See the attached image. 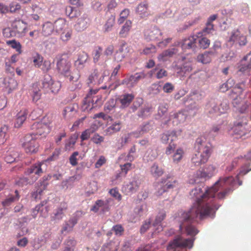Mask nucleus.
Segmentation results:
<instances>
[{"label": "nucleus", "instance_id": "nucleus-1", "mask_svg": "<svg viewBox=\"0 0 251 251\" xmlns=\"http://www.w3.org/2000/svg\"><path fill=\"white\" fill-rule=\"evenodd\" d=\"M235 183V181L232 176L223 177H221L212 187L205 190L204 193H203L200 187L192 190L190 195L196 199V205L188 212H179L178 217L183 218L184 220H189L197 218L198 215H200L201 218H207L208 216L212 215L219 207L214 204V198H224L229 190L218 191L228 185L233 186Z\"/></svg>", "mask_w": 251, "mask_h": 251}, {"label": "nucleus", "instance_id": "nucleus-2", "mask_svg": "<svg viewBox=\"0 0 251 251\" xmlns=\"http://www.w3.org/2000/svg\"><path fill=\"white\" fill-rule=\"evenodd\" d=\"M198 145V152L192 157V161L196 166L206 162L210 154V146L201 139L197 140Z\"/></svg>", "mask_w": 251, "mask_h": 251}, {"label": "nucleus", "instance_id": "nucleus-3", "mask_svg": "<svg viewBox=\"0 0 251 251\" xmlns=\"http://www.w3.org/2000/svg\"><path fill=\"white\" fill-rule=\"evenodd\" d=\"M37 138L38 137H35L31 134H27L24 137L22 146L26 153L32 154L38 151L39 145L36 141Z\"/></svg>", "mask_w": 251, "mask_h": 251}, {"label": "nucleus", "instance_id": "nucleus-4", "mask_svg": "<svg viewBox=\"0 0 251 251\" xmlns=\"http://www.w3.org/2000/svg\"><path fill=\"white\" fill-rule=\"evenodd\" d=\"M109 72L107 70H95L93 72L88 78V83L89 84H99L104 81L108 80L109 77Z\"/></svg>", "mask_w": 251, "mask_h": 251}, {"label": "nucleus", "instance_id": "nucleus-5", "mask_svg": "<svg viewBox=\"0 0 251 251\" xmlns=\"http://www.w3.org/2000/svg\"><path fill=\"white\" fill-rule=\"evenodd\" d=\"M57 69L60 74L68 77L70 81H76L78 79L77 75L75 76L71 75L70 72L71 63L67 60L62 58L57 64Z\"/></svg>", "mask_w": 251, "mask_h": 251}, {"label": "nucleus", "instance_id": "nucleus-6", "mask_svg": "<svg viewBox=\"0 0 251 251\" xmlns=\"http://www.w3.org/2000/svg\"><path fill=\"white\" fill-rule=\"evenodd\" d=\"M31 129L34 131V132L31 134L34 135L35 137H38V138L40 136H46L50 131L49 125L42 122L34 123L31 126Z\"/></svg>", "mask_w": 251, "mask_h": 251}, {"label": "nucleus", "instance_id": "nucleus-7", "mask_svg": "<svg viewBox=\"0 0 251 251\" xmlns=\"http://www.w3.org/2000/svg\"><path fill=\"white\" fill-rule=\"evenodd\" d=\"M144 36L148 40L159 41L164 38L163 33L155 26L146 29L144 32Z\"/></svg>", "mask_w": 251, "mask_h": 251}, {"label": "nucleus", "instance_id": "nucleus-8", "mask_svg": "<svg viewBox=\"0 0 251 251\" xmlns=\"http://www.w3.org/2000/svg\"><path fill=\"white\" fill-rule=\"evenodd\" d=\"M26 24L24 21H15L12 23V28L15 36L24 37L27 31Z\"/></svg>", "mask_w": 251, "mask_h": 251}, {"label": "nucleus", "instance_id": "nucleus-9", "mask_svg": "<svg viewBox=\"0 0 251 251\" xmlns=\"http://www.w3.org/2000/svg\"><path fill=\"white\" fill-rule=\"evenodd\" d=\"M28 110L26 109L23 108L18 112L14 119V127H21L26 120Z\"/></svg>", "mask_w": 251, "mask_h": 251}, {"label": "nucleus", "instance_id": "nucleus-10", "mask_svg": "<svg viewBox=\"0 0 251 251\" xmlns=\"http://www.w3.org/2000/svg\"><path fill=\"white\" fill-rule=\"evenodd\" d=\"M247 124V120L244 118L242 123H237L233 127L234 134L237 135V138L242 137L247 133V130L246 128Z\"/></svg>", "mask_w": 251, "mask_h": 251}, {"label": "nucleus", "instance_id": "nucleus-11", "mask_svg": "<svg viewBox=\"0 0 251 251\" xmlns=\"http://www.w3.org/2000/svg\"><path fill=\"white\" fill-rule=\"evenodd\" d=\"M228 42H230L231 44L237 42L240 45H244L246 43L245 36L241 34L238 30H234L231 33Z\"/></svg>", "mask_w": 251, "mask_h": 251}, {"label": "nucleus", "instance_id": "nucleus-12", "mask_svg": "<svg viewBox=\"0 0 251 251\" xmlns=\"http://www.w3.org/2000/svg\"><path fill=\"white\" fill-rule=\"evenodd\" d=\"M41 163H38L31 167L27 171L26 174L29 176L32 182L37 180L40 175L42 173L41 168Z\"/></svg>", "mask_w": 251, "mask_h": 251}, {"label": "nucleus", "instance_id": "nucleus-13", "mask_svg": "<svg viewBox=\"0 0 251 251\" xmlns=\"http://www.w3.org/2000/svg\"><path fill=\"white\" fill-rule=\"evenodd\" d=\"M139 185L140 182L138 180L133 179L128 184L124 185L122 187V190L126 194L133 193L138 189Z\"/></svg>", "mask_w": 251, "mask_h": 251}, {"label": "nucleus", "instance_id": "nucleus-14", "mask_svg": "<svg viewBox=\"0 0 251 251\" xmlns=\"http://www.w3.org/2000/svg\"><path fill=\"white\" fill-rule=\"evenodd\" d=\"M164 169L157 163H153L150 168V173L151 176L155 178L161 176L164 174Z\"/></svg>", "mask_w": 251, "mask_h": 251}, {"label": "nucleus", "instance_id": "nucleus-15", "mask_svg": "<svg viewBox=\"0 0 251 251\" xmlns=\"http://www.w3.org/2000/svg\"><path fill=\"white\" fill-rule=\"evenodd\" d=\"M136 13L141 18H144L150 15L149 5L146 2L139 4L136 9Z\"/></svg>", "mask_w": 251, "mask_h": 251}, {"label": "nucleus", "instance_id": "nucleus-16", "mask_svg": "<svg viewBox=\"0 0 251 251\" xmlns=\"http://www.w3.org/2000/svg\"><path fill=\"white\" fill-rule=\"evenodd\" d=\"M217 172L216 167L213 165H208L202 169L200 176L201 177H210Z\"/></svg>", "mask_w": 251, "mask_h": 251}, {"label": "nucleus", "instance_id": "nucleus-17", "mask_svg": "<svg viewBox=\"0 0 251 251\" xmlns=\"http://www.w3.org/2000/svg\"><path fill=\"white\" fill-rule=\"evenodd\" d=\"M144 77L142 74H136L125 79L124 83H125L128 87H133L141 78Z\"/></svg>", "mask_w": 251, "mask_h": 251}, {"label": "nucleus", "instance_id": "nucleus-18", "mask_svg": "<svg viewBox=\"0 0 251 251\" xmlns=\"http://www.w3.org/2000/svg\"><path fill=\"white\" fill-rule=\"evenodd\" d=\"M212 56H214V52L212 51H205L198 55L197 60L202 64H207L211 61Z\"/></svg>", "mask_w": 251, "mask_h": 251}, {"label": "nucleus", "instance_id": "nucleus-19", "mask_svg": "<svg viewBox=\"0 0 251 251\" xmlns=\"http://www.w3.org/2000/svg\"><path fill=\"white\" fill-rule=\"evenodd\" d=\"M177 134L175 131H169L163 133L161 137L162 142L167 144L170 143L176 139Z\"/></svg>", "mask_w": 251, "mask_h": 251}, {"label": "nucleus", "instance_id": "nucleus-20", "mask_svg": "<svg viewBox=\"0 0 251 251\" xmlns=\"http://www.w3.org/2000/svg\"><path fill=\"white\" fill-rule=\"evenodd\" d=\"M46 213V207H44L43 204H41L35 207L32 210V214L33 218H42L45 217Z\"/></svg>", "mask_w": 251, "mask_h": 251}, {"label": "nucleus", "instance_id": "nucleus-21", "mask_svg": "<svg viewBox=\"0 0 251 251\" xmlns=\"http://www.w3.org/2000/svg\"><path fill=\"white\" fill-rule=\"evenodd\" d=\"M196 36H193L188 38L184 39L181 44V47L183 50L189 49L195 46Z\"/></svg>", "mask_w": 251, "mask_h": 251}, {"label": "nucleus", "instance_id": "nucleus-22", "mask_svg": "<svg viewBox=\"0 0 251 251\" xmlns=\"http://www.w3.org/2000/svg\"><path fill=\"white\" fill-rule=\"evenodd\" d=\"M54 30L56 32H61L68 28V25L66 21L63 19H59L53 24Z\"/></svg>", "mask_w": 251, "mask_h": 251}, {"label": "nucleus", "instance_id": "nucleus-23", "mask_svg": "<svg viewBox=\"0 0 251 251\" xmlns=\"http://www.w3.org/2000/svg\"><path fill=\"white\" fill-rule=\"evenodd\" d=\"M242 66L240 71L243 72L251 69V51L242 60Z\"/></svg>", "mask_w": 251, "mask_h": 251}, {"label": "nucleus", "instance_id": "nucleus-24", "mask_svg": "<svg viewBox=\"0 0 251 251\" xmlns=\"http://www.w3.org/2000/svg\"><path fill=\"white\" fill-rule=\"evenodd\" d=\"M54 30V26L53 23L48 22L43 24L42 26V34L48 36L50 35Z\"/></svg>", "mask_w": 251, "mask_h": 251}, {"label": "nucleus", "instance_id": "nucleus-25", "mask_svg": "<svg viewBox=\"0 0 251 251\" xmlns=\"http://www.w3.org/2000/svg\"><path fill=\"white\" fill-rule=\"evenodd\" d=\"M4 84L5 88L8 90L9 93L15 90L18 85L16 80L13 78H5L4 80Z\"/></svg>", "mask_w": 251, "mask_h": 251}, {"label": "nucleus", "instance_id": "nucleus-26", "mask_svg": "<svg viewBox=\"0 0 251 251\" xmlns=\"http://www.w3.org/2000/svg\"><path fill=\"white\" fill-rule=\"evenodd\" d=\"M9 127L6 125L2 126L0 128V145L3 144L8 139Z\"/></svg>", "mask_w": 251, "mask_h": 251}, {"label": "nucleus", "instance_id": "nucleus-27", "mask_svg": "<svg viewBox=\"0 0 251 251\" xmlns=\"http://www.w3.org/2000/svg\"><path fill=\"white\" fill-rule=\"evenodd\" d=\"M132 22L130 20H127L119 32L120 35L122 37H126L132 27Z\"/></svg>", "mask_w": 251, "mask_h": 251}, {"label": "nucleus", "instance_id": "nucleus-28", "mask_svg": "<svg viewBox=\"0 0 251 251\" xmlns=\"http://www.w3.org/2000/svg\"><path fill=\"white\" fill-rule=\"evenodd\" d=\"M88 19L86 18H80L78 19L75 25V29L78 31H82L86 28L88 25Z\"/></svg>", "mask_w": 251, "mask_h": 251}, {"label": "nucleus", "instance_id": "nucleus-29", "mask_svg": "<svg viewBox=\"0 0 251 251\" xmlns=\"http://www.w3.org/2000/svg\"><path fill=\"white\" fill-rule=\"evenodd\" d=\"M155 190V194L157 197L162 196L164 193L167 191L164 183V178L162 179L161 181L157 183Z\"/></svg>", "mask_w": 251, "mask_h": 251}, {"label": "nucleus", "instance_id": "nucleus-30", "mask_svg": "<svg viewBox=\"0 0 251 251\" xmlns=\"http://www.w3.org/2000/svg\"><path fill=\"white\" fill-rule=\"evenodd\" d=\"M81 108L83 111L87 112L93 109V103L90 97H87L84 100Z\"/></svg>", "mask_w": 251, "mask_h": 251}, {"label": "nucleus", "instance_id": "nucleus-31", "mask_svg": "<svg viewBox=\"0 0 251 251\" xmlns=\"http://www.w3.org/2000/svg\"><path fill=\"white\" fill-rule=\"evenodd\" d=\"M121 128L120 123H115L111 126H109L105 131L106 135H111L119 131Z\"/></svg>", "mask_w": 251, "mask_h": 251}, {"label": "nucleus", "instance_id": "nucleus-32", "mask_svg": "<svg viewBox=\"0 0 251 251\" xmlns=\"http://www.w3.org/2000/svg\"><path fill=\"white\" fill-rule=\"evenodd\" d=\"M133 99V96L131 94H125L122 96L119 100L123 107L127 106Z\"/></svg>", "mask_w": 251, "mask_h": 251}, {"label": "nucleus", "instance_id": "nucleus-33", "mask_svg": "<svg viewBox=\"0 0 251 251\" xmlns=\"http://www.w3.org/2000/svg\"><path fill=\"white\" fill-rule=\"evenodd\" d=\"M47 187L46 184H40L39 188H37L35 191L31 194L32 197L35 200L40 199L43 191L46 189Z\"/></svg>", "mask_w": 251, "mask_h": 251}, {"label": "nucleus", "instance_id": "nucleus-34", "mask_svg": "<svg viewBox=\"0 0 251 251\" xmlns=\"http://www.w3.org/2000/svg\"><path fill=\"white\" fill-rule=\"evenodd\" d=\"M183 155V151L180 148L177 149L172 155L173 162L175 163H178L182 159Z\"/></svg>", "mask_w": 251, "mask_h": 251}, {"label": "nucleus", "instance_id": "nucleus-35", "mask_svg": "<svg viewBox=\"0 0 251 251\" xmlns=\"http://www.w3.org/2000/svg\"><path fill=\"white\" fill-rule=\"evenodd\" d=\"M6 44L15 49L19 54L22 53V46L20 42L15 40H8L6 42Z\"/></svg>", "mask_w": 251, "mask_h": 251}, {"label": "nucleus", "instance_id": "nucleus-36", "mask_svg": "<svg viewBox=\"0 0 251 251\" xmlns=\"http://www.w3.org/2000/svg\"><path fill=\"white\" fill-rule=\"evenodd\" d=\"M228 109V107L226 104H221L220 106H214L213 107V110L209 111V112L211 113H216L217 114H220L222 113H225L227 109Z\"/></svg>", "mask_w": 251, "mask_h": 251}, {"label": "nucleus", "instance_id": "nucleus-37", "mask_svg": "<svg viewBox=\"0 0 251 251\" xmlns=\"http://www.w3.org/2000/svg\"><path fill=\"white\" fill-rule=\"evenodd\" d=\"M48 77L49 79H50L49 82H48V86L53 93H56L58 92L61 87L60 83L58 81L53 82L50 76Z\"/></svg>", "mask_w": 251, "mask_h": 251}, {"label": "nucleus", "instance_id": "nucleus-38", "mask_svg": "<svg viewBox=\"0 0 251 251\" xmlns=\"http://www.w3.org/2000/svg\"><path fill=\"white\" fill-rule=\"evenodd\" d=\"M115 21V17L114 16L111 15L107 20L104 25V30L105 32H108L111 30Z\"/></svg>", "mask_w": 251, "mask_h": 251}, {"label": "nucleus", "instance_id": "nucleus-39", "mask_svg": "<svg viewBox=\"0 0 251 251\" xmlns=\"http://www.w3.org/2000/svg\"><path fill=\"white\" fill-rule=\"evenodd\" d=\"M76 223V221H67L63 226L61 233H64V232H68L71 231L73 226Z\"/></svg>", "mask_w": 251, "mask_h": 251}, {"label": "nucleus", "instance_id": "nucleus-40", "mask_svg": "<svg viewBox=\"0 0 251 251\" xmlns=\"http://www.w3.org/2000/svg\"><path fill=\"white\" fill-rule=\"evenodd\" d=\"M72 34V30L69 28H67L65 30L61 32L60 39L63 42H67L71 39Z\"/></svg>", "mask_w": 251, "mask_h": 251}, {"label": "nucleus", "instance_id": "nucleus-41", "mask_svg": "<svg viewBox=\"0 0 251 251\" xmlns=\"http://www.w3.org/2000/svg\"><path fill=\"white\" fill-rule=\"evenodd\" d=\"M187 117V115L185 112H181L174 115V119L178 123H183L185 121Z\"/></svg>", "mask_w": 251, "mask_h": 251}, {"label": "nucleus", "instance_id": "nucleus-42", "mask_svg": "<svg viewBox=\"0 0 251 251\" xmlns=\"http://www.w3.org/2000/svg\"><path fill=\"white\" fill-rule=\"evenodd\" d=\"M97 127H95L91 126L90 128L85 130L83 131L81 135V139L82 141L86 140L89 139L90 135L92 133H93L95 130H96Z\"/></svg>", "mask_w": 251, "mask_h": 251}, {"label": "nucleus", "instance_id": "nucleus-43", "mask_svg": "<svg viewBox=\"0 0 251 251\" xmlns=\"http://www.w3.org/2000/svg\"><path fill=\"white\" fill-rule=\"evenodd\" d=\"M139 137V135H136V132H132L130 134L125 135L121 138V144L122 146H124L126 144L128 143L132 137L138 138Z\"/></svg>", "mask_w": 251, "mask_h": 251}, {"label": "nucleus", "instance_id": "nucleus-44", "mask_svg": "<svg viewBox=\"0 0 251 251\" xmlns=\"http://www.w3.org/2000/svg\"><path fill=\"white\" fill-rule=\"evenodd\" d=\"M104 207V202L101 200H98L96 202L91 210L94 212H97L100 209L103 210Z\"/></svg>", "mask_w": 251, "mask_h": 251}, {"label": "nucleus", "instance_id": "nucleus-45", "mask_svg": "<svg viewBox=\"0 0 251 251\" xmlns=\"http://www.w3.org/2000/svg\"><path fill=\"white\" fill-rule=\"evenodd\" d=\"M88 59V55L85 52L79 54L77 60L75 61L76 65H81L86 62Z\"/></svg>", "mask_w": 251, "mask_h": 251}, {"label": "nucleus", "instance_id": "nucleus-46", "mask_svg": "<svg viewBox=\"0 0 251 251\" xmlns=\"http://www.w3.org/2000/svg\"><path fill=\"white\" fill-rule=\"evenodd\" d=\"M31 96L32 100L34 102H37L41 98V93L39 89L38 88H34L31 92Z\"/></svg>", "mask_w": 251, "mask_h": 251}, {"label": "nucleus", "instance_id": "nucleus-47", "mask_svg": "<svg viewBox=\"0 0 251 251\" xmlns=\"http://www.w3.org/2000/svg\"><path fill=\"white\" fill-rule=\"evenodd\" d=\"M15 193L16 195V197L10 196L2 202V204L4 206H7L10 204L11 202L19 200V196L17 190L15 191Z\"/></svg>", "mask_w": 251, "mask_h": 251}, {"label": "nucleus", "instance_id": "nucleus-48", "mask_svg": "<svg viewBox=\"0 0 251 251\" xmlns=\"http://www.w3.org/2000/svg\"><path fill=\"white\" fill-rule=\"evenodd\" d=\"M129 11L127 9L123 10L120 13V18L118 19V23L119 24H123L126 19L128 17Z\"/></svg>", "mask_w": 251, "mask_h": 251}, {"label": "nucleus", "instance_id": "nucleus-49", "mask_svg": "<svg viewBox=\"0 0 251 251\" xmlns=\"http://www.w3.org/2000/svg\"><path fill=\"white\" fill-rule=\"evenodd\" d=\"M43 61V57L39 54H37L33 57V62L34 63V65L36 67H41Z\"/></svg>", "mask_w": 251, "mask_h": 251}, {"label": "nucleus", "instance_id": "nucleus-50", "mask_svg": "<svg viewBox=\"0 0 251 251\" xmlns=\"http://www.w3.org/2000/svg\"><path fill=\"white\" fill-rule=\"evenodd\" d=\"M117 246L113 242H110L103 247L104 251H117Z\"/></svg>", "mask_w": 251, "mask_h": 251}, {"label": "nucleus", "instance_id": "nucleus-51", "mask_svg": "<svg viewBox=\"0 0 251 251\" xmlns=\"http://www.w3.org/2000/svg\"><path fill=\"white\" fill-rule=\"evenodd\" d=\"M199 45L203 49L207 48L210 45V41L205 37H202L199 40Z\"/></svg>", "mask_w": 251, "mask_h": 251}, {"label": "nucleus", "instance_id": "nucleus-52", "mask_svg": "<svg viewBox=\"0 0 251 251\" xmlns=\"http://www.w3.org/2000/svg\"><path fill=\"white\" fill-rule=\"evenodd\" d=\"M185 230L188 235L194 236L196 235L198 231L197 229L191 225H188L186 226Z\"/></svg>", "mask_w": 251, "mask_h": 251}, {"label": "nucleus", "instance_id": "nucleus-53", "mask_svg": "<svg viewBox=\"0 0 251 251\" xmlns=\"http://www.w3.org/2000/svg\"><path fill=\"white\" fill-rule=\"evenodd\" d=\"M234 84V80L232 79H229L224 84H223L221 88L223 91H226L229 88L233 87Z\"/></svg>", "mask_w": 251, "mask_h": 251}, {"label": "nucleus", "instance_id": "nucleus-54", "mask_svg": "<svg viewBox=\"0 0 251 251\" xmlns=\"http://www.w3.org/2000/svg\"><path fill=\"white\" fill-rule=\"evenodd\" d=\"M21 228V233H18L19 236H22L25 234H26L28 232V229L26 228L27 223L26 221H24L22 222H20Z\"/></svg>", "mask_w": 251, "mask_h": 251}, {"label": "nucleus", "instance_id": "nucleus-55", "mask_svg": "<svg viewBox=\"0 0 251 251\" xmlns=\"http://www.w3.org/2000/svg\"><path fill=\"white\" fill-rule=\"evenodd\" d=\"M9 12H15L21 8V5L17 2H12L9 6Z\"/></svg>", "mask_w": 251, "mask_h": 251}, {"label": "nucleus", "instance_id": "nucleus-56", "mask_svg": "<svg viewBox=\"0 0 251 251\" xmlns=\"http://www.w3.org/2000/svg\"><path fill=\"white\" fill-rule=\"evenodd\" d=\"M221 50V43L219 42H215L211 51L214 52V56H215L220 53Z\"/></svg>", "mask_w": 251, "mask_h": 251}, {"label": "nucleus", "instance_id": "nucleus-57", "mask_svg": "<svg viewBox=\"0 0 251 251\" xmlns=\"http://www.w3.org/2000/svg\"><path fill=\"white\" fill-rule=\"evenodd\" d=\"M2 33L5 37L9 38L11 37L15 36L14 33L13 32L12 28L11 29L9 27L5 28L3 29Z\"/></svg>", "mask_w": 251, "mask_h": 251}, {"label": "nucleus", "instance_id": "nucleus-58", "mask_svg": "<svg viewBox=\"0 0 251 251\" xmlns=\"http://www.w3.org/2000/svg\"><path fill=\"white\" fill-rule=\"evenodd\" d=\"M172 39L171 38H167L163 40H160L157 46L161 48H164L167 46V45L171 42Z\"/></svg>", "mask_w": 251, "mask_h": 251}, {"label": "nucleus", "instance_id": "nucleus-59", "mask_svg": "<svg viewBox=\"0 0 251 251\" xmlns=\"http://www.w3.org/2000/svg\"><path fill=\"white\" fill-rule=\"evenodd\" d=\"M109 193L112 197H113L118 201L121 200L122 196L116 189L114 188L111 189L109 191Z\"/></svg>", "mask_w": 251, "mask_h": 251}, {"label": "nucleus", "instance_id": "nucleus-60", "mask_svg": "<svg viewBox=\"0 0 251 251\" xmlns=\"http://www.w3.org/2000/svg\"><path fill=\"white\" fill-rule=\"evenodd\" d=\"M51 67V63L49 60H45L44 61H43L42 63V66L40 67L41 69L43 71H49Z\"/></svg>", "mask_w": 251, "mask_h": 251}, {"label": "nucleus", "instance_id": "nucleus-61", "mask_svg": "<svg viewBox=\"0 0 251 251\" xmlns=\"http://www.w3.org/2000/svg\"><path fill=\"white\" fill-rule=\"evenodd\" d=\"M92 141L96 144H100L104 140L103 137L98 134H95L91 139Z\"/></svg>", "mask_w": 251, "mask_h": 251}, {"label": "nucleus", "instance_id": "nucleus-62", "mask_svg": "<svg viewBox=\"0 0 251 251\" xmlns=\"http://www.w3.org/2000/svg\"><path fill=\"white\" fill-rule=\"evenodd\" d=\"M112 230L114 231L115 234L121 235L124 231V228L121 225H118L114 226Z\"/></svg>", "mask_w": 251, "mask_h": 251}, {"label": "nucleus", "instance_id": "nucleus-63", "mask_svg": "<svg viewBox=\"0 0 251 251\" xmlns=\"http://www.w3.org/2000/svg\"><path fill=\"white\" fill-rule=\"evenodd\" d=\"M78 155V152L75 151L70 157V162L73 166H75L77 164V160L76 158L77 156Z\"/></svg>", "mask_w": 251, "mask_h": 251}, {"label": "nucleus", "instance_id": "nucleus-64", "mask_svg": "<svg viewBox=\"0 0 251 251\" xmlns=\"http://www.w3.org/2000/svg\"><path fill=\"white\" fill-rule=\"evenodd\" d=\"M176 147V146L175 144L170 143L166 148L165 151L166 154L167 155H170L171 154L174 153L175 151Z\"/></svg>", "mask_w": 251, "mask_h": 251}]
</instances>
